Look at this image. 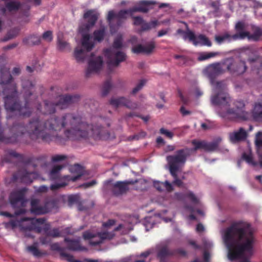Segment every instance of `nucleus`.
<instances>
[{
  "label": "nucleus",
  "mask_w": 262,
  "mask_h": 262,
  "mask_svg": "<svg viewBox=\"0 0 262 262\" xmlns=\"http://www.w3.org/2000/svg\"><path fill=\"white\" fill-rule=\"evenodd\" d=\"M105 34V28L104 26H102L99 30H96L94 32V39L97 41H101L103 39Z\"/></svg>",
  "instance_id": "obj_31"
},
{
  "label": "nucleus",
  "mask_w": 262,
  "mask_h": 262,
  "mask_svg": "<svg viewBox=\"0 0 262 262\" xmlns=\"http://www.w3.org/2000/svg\"><path fill=\"white\" fill-rule=\"evenodd\" d=\"M157 4L154 1H143L140 2L135 7L132 8L133 12H147L149 10L153 9L154 6Z\"/></svg>",
  "instance_id": "obj_19"
},
{
  "label": "nucleus",
  "mask_w": 262,
  "mask_h": 262,
  "mask_svg": "<svg viewBox=\"0 0 262 262\" xmlns=\"http://www.w3.org/2000/svg\"><path fill=\"white\" fill-rule=\"evenodd\" d=\"M133 184L132 181H118L113 183L112 180L107 181L104 183V188L110 190L114 195H119L125 193L128 189V185Z\"/></svg>",
  "instance_id": "obj_13"
},
{
  "label": "nucleus",
  "mask_w": 262,
  "mask_h": 262,
  "mask_svg": "<svg viewBox=\"0 0 262 262\" xmlns=\"http://www.w3.org/2000/svg\"><path fill=\"white\" fill-rule=\"evenodd\" d=\"M40 242L42 244H47L50 242V240L48 239V237H41L40 238Z\"/></svg>",
  "instance_id": "obj_62"
},
{
  "label": "nucleus",
  "mask_w": 262,
  "mask_h": 262,
  "mask_svg": "<svg viewBox=\"0 0 262 262\" xmlns=\"http://www.w3.org/2000/svg\"><path fill=\"white\" fill-rule=\"evenodd\" d=\"M30 6L28 4H21L18 1H11L6 4L5 6L1 8L0 11L2 14L7 15L9 13L16 12L18 10L21 11V17L24 18L21 21L25 22L28 21L29 13L28 11Z\"/></svg>",
  "instance_id": "obj_9"
},
{
  "label": "nucleus",
  "mask_w": 262,
  "mask_h": 262,
  "mask_svg": "<svg viewBox=\"0 0 262 262\" xmlns=\"http://www.w3.org/2000/svg\"><path fill=\"white\" fill-rule=\"evenodd\" d=\"M160 133L161 134L164 135L165 136L169 138V139H172L173 136V134L172 132L164 128H161L160 129Z\"/></svg>",
  "instance_id": "obj_47"
},
{
  "label": "nucleus",
  "mask_w": 262,
  "mask_h": 262,
  "mask_svg": "<svg viewBox=\"0 0 262 262\" xmlns=\"http://www.w3.org/2000/svg\"><path fill=\"white\" fill-rule=\"evenodd\" d=\"M58 48L61 51H63L67 49H69L70 48V46L68 43H67L64 40H62L60 38L59 35H58V44H57Z\"/></svg>",
  "instance_id": "obj_33"
},
{
  "label": "nucleus",
  "mask_w": 262,
  "mask_h": 262,
  "mask_svg": "<svg viewBox=\"0 0 262 262\" xmlns=\"http://www.w3.org/2000/svg\"><path fill=\"white\" fill-rule=\"evenodd\" d=\"M110 103L115 107L125 106L130 109H135L138 106L137 103L131 102L129 99L124 97H113L111 99Z\"/></svg>",
  "instance_id": "obj_18"
},
{
  "label": "nucleus",
  "mask_w": 262,
  "mask_h": 262,
  "mask_svg": "<svg viewBox=\"0 0 262 262\" xmlns=\"http://www.w3.org/2000/svg\"><path fill=\"white\" fill-rule=\"evenodd\" d=\"M70 171L73 174V176L71 177L68 175L63 176L62 179H63L65 182L55 184H52L50 186L51 189L52 190H56L67 186L71 181L72 182L76 181L83 174L84 169L82 166L78 164H75L70 167Z\"/></svg>",
  "instance_id": "obj_10"
},
{
  "label": "nucleus",
  "mask_w": 262,
  "mask_h": 262,
  "mask_svg": "<svg viewBox=\"0 0 262 262\" xmlns=\"http://www.w3.org/2000/svg\"><path fill=\"white\" fill-rule=\"evenodd\" d=\"M252 115L256 120L262 119V102L255 104L252 111Z\"/></svg>",
  "instance_id": "obj_30"
},
{
  "label": "nucleus",
  "mask_w": 262,
  "mask_h": 262,
  "mask_svg": "<svg viewBox=\"0 0 262 262\" xmlns=\"http://www.w3.org/2000/svg\"><path fill=\"white\" fill-rule=\"evenodd\" d=\"M255 143L257 147H262V139H255Z\"/></svg>",
  "instance_id": "obj_61"
},
{
  "label": "nucleus",
  "mask_w": 262,
  "mask_h": 262,
  "mask_svg": "<svg viewBox=\"0 0 262 262\" xmlns=\"http://www.w3.org/2000/svg\"><path fill=\"white\" fill-rule=\"evenodd\" d=\"M112 88V84L110 81H106L103 85L102 90V95L103 96L106 95Z\"/></svg>",
  "instance_id": "obj_41"
},
{
  "label": "nucleus",
  "mask_w": 262,
  "mask_h": 262,
  "mask_svg": "<svg viewBox=\"0 0 262 262\" xmlns=\"http://www.w3.org/2000/svg\"><path fill=\"white\" fill-rule=\"evenodd\" d=\"M169 31V29H164L159 31L158 33V36L161 37L164 35H166Z\"/></svg>",
  "instance_id": "obj_57"
},
{
  "label": "nucleus",
  "mask_w": 262,
  "mask_h": 262,
  "mask_svg": "<svg viewBox=\"0 0 262 262\" xmlns=\"http://www.w3.org/2000/svg\"><path fill=\"white\" fill-rule=\"evenodd\" d=\"M168 254V250L166 248L164 247L160 250L158 253V256L161 258V262H165V261L162 260V258H164Z\"/></svg>",
  "instance_id": "obj_45"
},
{
  "label": "nucleus",
  "mask_w": 262,
  "mask_h": 262,
  "mask_svg": "<svg viewBox=\"0 0 262 262\" xmlns=\"http://www.w3.org/2000/svg\"><path fill=\"white\" fill-rule=\"evenodd\" d=\"M184 39L185 40L189 39V40L192 42L195 46L201 45L208 47L211 46V41L206 36L202 34L196 36L193 32L191 31H188L187 33H185Z\"/></svg>",
  "instance_id": "obj_16"
},
{
  "label": "nucleus",
  "mask_w": 262,
  "mask_h": 262,
  "mask_svg": "<svg viewBox=\"0 0 262 262\" xmlns=\"http://www.w3.org/2000/svg\"><path fill=\"white\" fill-rule=\"evenodd\" d=\"M192 149L188 148L178 150L175 154L168 156L166 160L169 165L170 172L172 176H175L186 162L187 157L191 155Z\"/></svg>",
  "instance_id": "obj_7"
},
{
  "label": "nucleus",
  "mask_w": 262,
  "mask_h": 262,
  "mask_svg": "<svg viewBox=\"0 0 262 262\" xmlns=\"http://www.w3.org/2000/svg\"><path fill=\"white\" fill-rule=\"evenodd\" d=\"M180 111L183 116H187L190 115L191 114V112L190 111L187 110L183 106L181 107Z\"/></svg>",
  "instance_id": "obj_53"
},
{
  "label": "nucleus",
  "mask_w": 262,
  "mask_h": 262,
  "mask_svg": "<svg viewBox=\"0 0 262 262\" xmlns=\"http://www.w3.org/2000/svg\"><path fill=\"white\" fill-rule=\"evenodd\" d=\"M18 175L22 182L26 183H30L32 182V178L34 177L35 173L33 172H28L26 170H24L22 171H19Z\"/></svg>",
  "instance_id": "obj_28"
},
{
  "label": "nucleus",
  "mask_w": 262,
  "mask_h": 262,
  "mask_svg": "<svg viewBox=\"0 0 262 262\" xmlns=\"http://www.w3.org/2000/svg\"><path fill=\"white\" fill-rule=\"evenodd\" d=\"M217 143L216 142L207 143L205 142L204 150L208 151L215 150L217 147Z\"/></svg>",
  "instance_id": "obj_35"
},
{
  "label": "nucleus",
  "mask_w": 262,
  "mask_h": 262,
  "mask_svg": "<svg viewBox=\"0 0 262 262\" xmlns=\"http://www.w3.org/2000/svg\"><path fill=\"white\" fill-rule=\"evenodd\" d=\"M146 82L145 80H141L139 83L136 86V87L132 90V93L133 94H136L139 91H140L144 86Z\"/></svg>",
  "instance_id": "obj_44"
},
{
  "label": "nucleus",
  "mask_w": 262,
  "mask_h": 262,
  "mask_svg": "<svg viewBox=\"0 0 262 262\" xmlns=\"http://www.w3.org/2000/svg\"><path fill=\"white\" fill-rule=\"evenodd\" d=\"M138 41L137 38L135 36H133L129 39V42L133 45H134Z\"/></svg>",
  "instance_id": "obj_64"
},
{
  "label": "nucleus",
  "mask_w": 262,
  "mask_h": 262,
  "mask_svg": "<svg viewBox=\"0 0 262 262\" xmlns=\"http://www.w3.org/2000/svg\"><path fill=\"white\" fill-rule=\"evenodd\" d=\"M240 36H243V38H240V39L248 38L249 40L253 41H257L260 39L262 36V29L256 28H255L254 33L252 34H250L248 32H242L240 33Z\"/></svg>",
  "instance_id": "obj_25"
},
{
  "label": "nucleus",
  "mask_w": 262,
  "mask_h": 262,
  "mask_svg": "<svg viewBox=\"0 0 262 262\" xmlns=\"http://www.w3.org/2000/svg\"><path fill=\"white\" fill-rule=\"evenodd\" d=\"M204 248L205 249H209L213 246L212 243L209 239L204 238L203 240Z\"/></svg>",
  "instance_id": "obj_51"
},
{
  "label": "nucleus",
  "mask_w": 262,
  "mask_h": 262,
  "mask_svg": "<svg viewBox=\"0 0 262 262\" xmlns=\"http://www.w3.org/2000/svg\"><path fill=\"white\" fill-rule=\"evenodd\" d=\"M154 184L155 187L159 191H162L165 189L167 191L170 192L173 190L172 185L168 181H166L165 182H155Z\"/></svg>",
  "instance_id": "obj_27"
},
{
  "label": "nucleus",
  "mask_w": 262,
  "mask_h": 262,
  "mask_svg": "<svg viewBox=\"0 0 262 262\" xmlns=\"http://www.w3.org/2000/svg\"><path fill=\"white\" fill-rule=\"evenodd\" d=\"M115 234L113 232L104 231L102 232H94L88 231L83 233V237L85 239L88 240L89 244L92 246H96L104 242L105 240L112 239Z\"/></svg>",
  "instance_id": "obj_11"
},
{
  "label": "nucleus",
  "mask_w": 262,
  "mask_h": 262,
  "mask_svg": "<svg viewBox=\"0 0 262 262\" xmlns=\"http://www.w3.org/2000/svg\"><path fill=\"white\" fill-rule=\"evenodd\" d=\"M146 82L145 80H141L139 83L136 86V87L132 90V93L133 94H136L139 91H140L144 86Z\"/></svg>",
  "instance_id": "obj_43"
},
{
  "label": "nucleus",
  "mask_w": 262,
  "mask_h": 262,
  "mask_svg": "<svg viewBox=\"0 0 262 262\" xmlns=\"http://www.w3.org/2000/svg\"><path fill=\"white\" fill-rule=\"evenodd\" d=\"M159 24V22L157 20H151L150 22L148 23H144V21L141 26V29L143 31L148 30L152 28H155Z\"/></svg>",
  "instance_id": "obj_32"
},
{
  "label": "nucleus",
  "mask_w": 262,
  "mask_h": 262,
  "mask_svg": "<svg viewBox=\"0 0 262 262\" xmlns=\"http://www.w3.org/2000/svg\"><path fill=\"white\" fill-rule=\"evenodd\" d=\"M186 196L189 198L193 203H199V199L196 197L192 192H187L186 193Z\"/></svg>",
  "instance_id": "obj_42"
},
{
  "label": "nucleus",
  "mask_w": 262,
  "mask_h": 262,
  "mask_svg": "<svg viewBox=\"0 0 262 262\" xmlns=\"http://www.w3.org/2000/svg\"><path fill=\"white\" fill-rule=\"evenodd\" d=\"M41 37L37 35H32L28 38V42L32 45H36L40 42Z\"/></svg>",
  "instance_id": "obj_37"
},
{
  "label": "nucleus",
  "mask_w": 262,
  "mask_h": 262,
  "mask_svg": "<svg viewBox=\"0 0 262 262\" xmlns=\"http://www.w3.org/2000/svg\"><path fill=\"white\" fill-rule=\"evenodd\" d=\"M133 13L132 9L121 10L118 14H115L112 10L110 11L107 20L110 27L111 33H116L121 26L122 20L126 18L128 16H132Z\"/></svg>",
  "instance_id": "obj_8"
},
{
  "label": "nucleus",
  "mask_w": 262,
  "mask_h": 262,
  "mask_svg": "<svg viewBox=\"0 0 262 262\" xmlns=\"http://www.w3.org/2000/svg\"><path fill=\"white\" fill-rule=\"evenodd\" d=\"M243 160H245L250 165L254 166L257 165V162L253 160L252 155L250 152L244 153L243 154L242 159L239 160L237 162L238 167L241 166V164Z\"/></svg>",
  "instance_id": "obj_29"
},
{
  "label": "nucleus",
  "mask_w": 262,
  "mask_h": 262,
  "mask_svg": "<svg viewBox=\"0 0 262 262\" xmlns=\"http://www.w3.org/2000/svg\"><path fill=\"white\" fill-rule=\"evenodd\" d=\"M134 24L135 25H137V26L141 25L142 26V25L144 22V20L143 19V18L142 17H141L140 16H137V17H134Z\"/></svg>",
  "instance_id": "obj_52"
},
{
  "label": "nucleus",
  "mask_w": 262,
  "mask_h": 262,
  "mask_svg": "<svg viewBox=\"0 0 262 262\" xmlns=\"http://www.w3.org/2000/svg\"><path fill=\"white\" fill-rule=\"evenodd\" d=\"M177 173L178 172H176V174L174 176H172L174 178V181H173V184L180 186L182 185V182L181 180H180L178 178Z\"/></svg>",
  "instance_id": "obj_56"
},
{
  "label": "nucleus",
  "mask_w": 262,
  "mask_h": 262,
  "mask_svg": "<svg viewBox=\"0 0 262 262\" xmlns=\"http://www.w3.org/2000/svg\"><path fill=\"white\" fill-rule=\"evenodd\" d=\"M66 158L63 155H55L52 157V161L53 162H58L64 160Z\"/></svg>",
  "instance_id": "obj_54"
},
{
  "label": "nucleus",
  "mask_w": 262,
  "mask_h": 262,
  "mask_svg": "<svg viewBox=\"0 0 262 262\" xmlns=\"http://www.w3.org/2000/svg\"><path fill=\"white\" fill-rule=\"evenodd\" d=\"M99 16L98 12L96 10L86 11L83 17L86 19L87 24L81 25L79 28V33L81 35V46L83 49L77 47L75 50L74 56L78 61H82L85 57V50L87 52L91 51L94 46V41L89 34L90 28L94 26Z\"/></svg>",
  "instance_id": "obj_5"
},
{
  "label": "nucleus",
  "mask_w": 262,
  "mask_h": 262,
  "mask_svg": "<svg viewBox=\"0 0 262 262\" xmlns=\"http://www.w3.org/2000/svg\"><path fill=\"white\" fill-rule=\"evenodd\" d=\"M25 210L20 209L19 211L15 212V215L18 216L20 214L24 213ZM4 225L7 229L16 230L18 229L22 231L34 230L40 232L45 230L48 236L53 237H57L60 236V233L58 229L54 228L48 232L50 225L46 223L43 218H21L17 216L15 220H11L10 222L4 223Z\"/></svg>",
  "instance_id": "obj_4"
},
{
  "label": "nucleus",
  "mask_w": 262,
  "mask_h": 262,
  "mask_svg": "<svg viewBox=\"0 0 262 262\" xmlns=\"http://www.w3.org/2000/svg\"><path fill=\"white\" fill-rule=\"evenodd\" d=\"M227 68L231 73L241 74L245 72L247 68L245 62L241 61L238 64L230 63L227 65Z\"/></svg>",
  "instance_id": "obj_23"
},
{
  "label": "nucleus",
  "mask_w": 262,
  "mask_h": 262,
  "mask_svg": "<svg viewBox=\"0 0 262 262\" xmlns=\"http://www.w3.org/2000/svg\"><path fill=\"white\" fill-rule=\"evenodd\" d=\"M217 54V53L214 52H210V53H202L198 57V60L199 61L204 60L207 59H209L211 57H213Z\"/></svg>",
  "instance_id": "obj_36"
},
{
  "label": "nucleus",
  "mask_w": 262,
  "mask_h": 262,
  "mask_svg": "<svg viewBox=\"0 0 262 262\" xmlns=\"http://www.w3.org/2000/svg\"><path fill=\"white\" fill-rule=\"evenodd\" d=\"M247 137V132L243 128L229 134L230 140L235 143L244 140Z\"/></svg>",
  "instance_id": "obj_22"
},
{
  "label": "nucleus",
  "mask_w": 262,
  "mask_h": 262,
  "mask_svg": "<svg viewBox=\"0 0 262 262\" xmlns=\"http://www.w3.org/2000/svg\"><path fill=\"white\" fill-rule=\"evenodd\" d=\"M64 242L67 243L68 248L70 250L83 251L86 249L80 246L79 239H69L68 238H65Z\"/></svg>",
  "instance_id": "obj_26"
},
{
  "label": "nucleus",
  "mask_w": 262,
  "mask_h": 262,
  "mask_svg": "<svg viewBox=\"0 0 262 262\" xmlns=\"http://www.w3.org/2000/svg\"><path fill=\"white\" fill-rule=\"evenodd\" d=\"M253 230L246 222H238L222 231L224 242L231 261L249 262L254 243Z\"/></svg>",
  "instance_id": "obj_3"
},
{
  "label": "nucleus",
  "mask_w": 262,
  "mask_h": 262,
  "mask_svg": "<svg viewBox=\"0 0 262 262\" xmlns=\"http://www.w3.org/2000/svg\"><path fill=\"white\" fill-rule=\"evenodd\" d=\"M146 134L145 132H142L140 133L139 135H137V136L134 137V138L139 139L140 138L144 137L146 136Z\"/></svg>",
  "instance_id": "obj_63"
},
{
  "label": "nucleus",
  "mask_w": 262,
  "mask_h": 262,
  "mask_svg": "<svg viewBox=\"0 0 262 262\" xmlns=\"http://www.w3.org/2000/svg\"><path fill=\"white\" fill-rule=\"evenodd\" d=\"M61 256L70 262H82L80 260L75 259L72 255L66 252H61Z\"/></svg>",
  "instance_id": "obj_39"
},
{
  "label": "nucleus",
  "mask_w": 262,
  "mask_h": 262,
  "mask_svg": "<svg viewBox=\"0 0 262 262\" xmlns=\"http://www.w3.org/2000/svg\"><path fill=\"white\" fill-rule=\"evenodd\" d=\"M75 98V96L71 95L59 96L57 98L58 102L56 104L45 102V108L46 111L44 113L51 114L54 113L55 106L58 107L60 109L65 108L70 103L74 101V99Z\"/></svg>",
  "instance_id": "obj_12"
},
{
  "label": "nucleus",
  "mask_w": 262,
  "mask_h": 262,
  "mask_svg": "<svg viewBox=\"0 0 262 262\" xmlns=\"http://www.w3.org/2000/svg\"><path fill=\"white\" fill-rule=\"evenodd\" d=\"M225 64L215 63L208 66L204 70V74L209 79L212 88L211 102L217 107V114L225 120L240 119L247 120L249 114L244 110L245 104L243 101L234 102L235 110L230 107L231 102L228 94L225 92L226 84L223 81H215L217 76L224 73Z\"/></svg>",
  "instance_id": "obj_2"
},
{
  "label": "nucleus",
  "mask_w": 262,
  "mask_h": 262,
  "mask_svg": "<svg viewBox=\"0 0 262 262\" xmlns=\"http://www.w3.org/2000/svg\"><path fill=\"white\" fill-rule=\"evenodd\" d=\"M14 31L15 32V34L14 35H11V32H9V33H8V35L9 36L8 37V38H6V39H4L3 40L4 41H6V40H8V39H10V38H13V37H14L15 35H16V34L18 33V30H14Z\"/></svg>",
  "instance_id": "obj_60"
},
{
  "label": "nucleus",
  "mask_w": 262,
  "mask_h": 262,
  "mask_svg": "<svg viewBox=\"0 0 262 262\" xmlns=\"http://www.w3.org/2000/svg\"><path fill=\"white\" fill-rule=\"evenodd\" d=\"M51 248L53 250H57V251H60V253L61 252H64L62 250V249L61 248V247L59 246L58 243H54V244H52L51 245Z\"/></svg>",
  "instance_id": "obj_55"
},
{
  "label": "nucleus",
  "mask_w": 262,
  "mask_h": 262,
  "mask_svg": "<svg viewBox=\"0 0 262 262\" xmlns=\"http://www.w3.org/2000/svg\"><path fill=\"white\" fill-rule=\"evenodd\" d=\"M42 38L47 42L51 41L53 39L52 32L51 31L45 32L42 34Z\"/></svg>",
  "instance_id": "obj_38"
},
{
  "label": "nucleus",
  "mask_w": 262,
  "mask_h": 262,
  "mask_svg": "<svg viewBox=\"0 0 262 262\" xmlns=\"http://www.w3.org/2000/svg\"><path fill=\"white\" fill-rule=\"evenodd\" d=\"M124 47L122 36L118 35L115 38L112 47L106 49L105 56L109 67H117L119 64L125 60V54L120 50Z\"/></svg>",
  "instance_id": "obj_6"
},
{
  "label": "nucleus",
  "mask_w": 262,
  "mask_h": 262,
  "mask_svg": "<svg viewBox=\"0 0 262 262\" xmlns=\"http://www.w3.org/2000/svg\"><path fill=\"white\" fill-rule=\"evenodd\" d=\"M122 233L123 234H126V233H127L130 231H131L133 229V228L130 227L129 228L126 229H125L124 225L120 224L115 229V230L116 231L122 230Z\"/></svg>",
  "instance_id": "obj_50"
},
{
  "label": "nucleus",
  "mask_w": 262,
  "mask_h": 262,
  "mask_svg": "<svg viewBox=\"0 0 262 262\" xmlns=\"http://www.w3.org/2000/svg\"><path fill=\"white\" fill-rule=\"evenodd\" d=\"M243 36H240V33L239 34L231 35L228 32H225L222 34L215 35V40L217 43L221 44L225 41L240 39V38H243Z\"/></svg>",
  "instance_id": "obj_21"
},
{
  "label": "nucleus",
  "mask_w": 262,
  "mask_h": 262,
  "mask_svg": "<svg viewBox=\"0 0 262 262\" xmlns=\"http://www.w3.org/2000/svg\"><path fill=\"white\" fill-rule=\"evenodd\" d=\"M155 47V44L154 41H150L146 43L145 45H139L134 46L132 48V51L134 53H150Z\"/></svg>",
  "instance_id": "obj_20"
},
{
  "label": "nucleus",
  "mask_w": 262,
  "mask_h": 262,
  "mask_svg": "<svg viewBox=\"0 0 262 262\" xmlns=\"http://www.w3.org/2000/svg\"><path fill=\"white\" fill-rule=\"evenodd\" d=\"M245 28V25L244 23L243 22H238L236 24L235 26V28L238 33H237L239 34L240 33L242 32H246V31H243V30Z\"/></svg>",
  "instance_id": "obj_49"
},
{
  "label": "nucleus",
  "mask_w": 262,
  "mask_h": 262,
  "mask_svg": "<svg viewBox=\"0 0 262 262\" xmlns=\"http://www.w3.org/2000/svg\"><path fill=\"white\" fill-rule=\"evenodd\" d=\"M79 199L78 195H70L68 196V202L71 205L78 202Z\"/></svg>",
  "instance_id": "obj_48"
},
{
  "label": "nucleus",
  "mask_w": 262,
  "mask_h": 262,
  "mask_svg": "<svg viewBox=\"0 0 262 262\" xmlns=\"http://www.w3.org/2000/svg\"><path fill=\"white\" fill-rule=\"evenodd\" d=\"M27 250L32 253L35 256H39L41 255L40 252L35 246H29L27 247Z\"/></svg>",
  "instance_id": "obj_40"
},
{
  "label": "nucleus",
  "mask_w": 262,
  "mask_h": 262,
  "mask_svg": "<svg viewBox=\"0 0 262 262\" xmlns=\"http://www.w3.org/2000/svg\"><path fill=\"white\" fill-rule=\"evenodd\" d=\"M115 223V220L113 219L109 220L106 222L103 223L102 227L104 229H110L113 225H114Z\"/></svg>",
  "instance_id": "obj_46"
},
{
  "label": "nucleus",
  "mask_w": 262,
  "mask_h": 262,
  "mask_svg": "<svg viewBox=\"0 0 262 262\" xmlns=\"http://www.w3.org/2000/svg\"><path fill=\"white\" fill-rule=\"evenodd\" d=\"M204 230V226L201 224H199L196 228V231L197 232L200 233L203 232Z\"/></svg>",
  "instance_id": "obj_58"
},
{
  "label": "nucleus",
  "mask_w": 262,
  "mask_h": 262,
  "mask_svg": "<svg viewBox=\"0 0 262 262\" xmlns=\"http://www.w3.org/2000/svg\"><path fill=\"white\" fill-rule=\"evenodd\" d=\"M63 166L61 165H56L54 166L49 172V177L50 179L52 181H58L54 184L65 182L63 179H62L63 177H60V172Z\"/></svg>",
  "instance_id": "obj_24"
},
{
  "label": "nucleus",
  "mask_w": 262,
  "mask_h": 262,
  "mask_svg": "<svg viewBox=\"0 0 262 262\" xmlns=\"http://www.w3.org/2000/svg\"><path fill=\"white\" fill-rule=\"evenodd\" d=\"M55 201L52 200L48 201L42 205L39 201L36 199L32 200L31 202V211L36 214L46 213L52 210L55 206Z\"/></svg>",
  "instance_id": "obj_14"
},
{
  "label": "nucleus",
  "mask_w": 262,
  "mask_h": 262,
  "mask_svg": "<svg viewBox=\"0 0 262 262\" xmlns=\"http://www.w3.org/2000/svg\"><path fill=\"white\" fill-rule=\"evenodd\" d=\"M103 60L101 56L95 57L92 55L88 63V67L86 72V76L92 73L99 72L102 68Z\"/></svg>",
  "instance_id": "obj_17"
},
{
  "label": "nucleus",
  "mask_w": 262,
  "mask_h": 262,
  "mask_svg": "<svg viewBox=\"0 0 262 262\" xmlns=\"http://www.w3.org/2000/svg\"><path fill=\"white\" fill-rule=\"evenodd\" d=\"M25 189L14 191L9 196V201L14 208L23 207L25 205L27 200L25 198Z\"/></svg>",
  "instance_id": "obj_15"
},
{
  "label": "nucleus",
  "mask_w": 262,
  "mask_h": 262,
  "mask_svg": "<svg viewBox=\"0 0 262 262\" xmlns=\"http://www.w3.org/2000/svg\"><path fill=\"white\" fill-rule=\"evenodd\" d=\"M96 183V182L94 180H93L91 182H88V183L84 184L83 185V186L85 188H88V187H90L94 185Z\"/></svg>",
  "instance_id": "obj_59"
},
{
  "label": "nucleus",
  "mask_w": 262,
  "mask_h": 262,
  "mask_svg": "<svg viewBox=\"0 0 262 262\" xmlns=\"http://www.w3.org/2000/svg\"><path fill=\"white\" fill-rule=\"evenodd\" d=\"M22 128V126L18 127L22 134L28 133L33 140L41 139L46 142L59 141L63 138L79 139L100 133L99 127H92L82 122L80 117L70 114L51 118L45 123L38 119L31 121L25 132Z\"/></svg>",
  "instance_id": "obj_1"
},
{
  "label": "nucleus",
  "mask_w": 262,
  "mask_h": 262,
  "mask_svg": "<svg viewBox=\"0 0 262 262\" xmlns=\"http://www.w3.org/2000/svg\"><path fill=\"white\" fill-rule=\"evenodd\" d=\"M192 144L193 145H194L195 147L194 148H189V149H192V150L191 151V154L192 152L195 151L198 149H200V148L204 149L205 142V141H197L195 140H193L192 141Z\"/></svg>",
  "instance_id": "obj_34"
}]
</instances>
